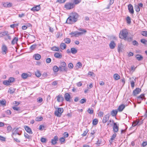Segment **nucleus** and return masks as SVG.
<instances>
[{
    "label": "nucleus",
    "instance_id": "1",
    "mask_svg": "<svg viewBox=\"0 0 147 147\" xmlns=\"http://www.w3.org/2000/svg\"><path fill=\"white\" fill-rule=\"evenodd\" d=\"M78 17V15L77 13H71L67 18L66 22L69 24H73L77 21Z\"/></svg>",
    "mask_w": 147,
    "mask_h": 147
},
{
    "label": "nucleus",
    "instance_id": "2",
    "mask_svg": "<svg viewBox=\"0 0 147 147\" xmlns=\"http://www.w3.org/2000/svg\"><path fill=\"white\" fill-rule=\"evenodd\" d=\"M128 32L126 29H123L121 31L119 34V37L126 40L127 39Z\"/></svg>",
    "mask_w": 147,
    "mask_h": 147
},
{
    "label": "nucleus",
    "instance_id": "3",
    "mask_svg": "<svg viewBox=\"0 0 147 147\" xmlns=\"http://www.w3.org/2000/svg\"><path fill=\"white\" fill-rule=\"evenodd\" d=\"M63 111V108H58L57 110L55 112V114L57 117H60Z\"/></svg>",
    "mask_w": 147,
    "mask_h": 147
},
{
    "label": "nucleus",
    "instance_id": "4",
    "mask_svg": "<svg viewBox=\"0 0 147 147\" xmlns=\"http://www.w3.org/2000/svg\"><path fill=\"white\" fill-rule=\"evenodd\" d=\"M74 3H67L65 5V7L67 9H70L74 8Z\"/></svg>",
    "mask_w": 147,
    "mask_h": 147
},
{
    "label": "nucleus",
    "instance_id": "5",
    "mask_svg": "<svg viewBox=\"0 0 147 147\" xmlns=\"http://www.w3.org/2000/svg\"><path fill=\"white\" fill-rule=\"evenodd\" d=\"M119 129V125L118 124L117 125L116 123H114V125L113 126V131L115 132H118Z\"/></svg>",
    "mask_w": 147,
    "mask_h": 147
},
{
    "label": "nucleus",
    "instance_id": "6",
    "mask_svg": "<svg viewBox=\"0 0 147 147\" xmlns=\"http://www.w3.org/2000/svg\"><path fill=\"white\" fill-rule=\"evenodd\" d=\"M1 50L2 53L3 54H5L7 52V48L6 46L5 45H3L2 48Z\"/></svg>",
    "mask_w": 147,
    "mask_h": 147
},
{
    "label": "nucleus",
    "instance_id": "7",
    "mask_svg": "<svg viewBox=\"0 0 147 147\" xmlns=\"http://www.w3.org/2000/svg\"><path fill=\"white\" fill-rule=\"evenodd\" d=\"M56 98H57V101L59 102H62L64 100V98L61 95H59Z\"/></svg>",
    "mask_w": 147,
    "mask_h": 147
},
{
    "label": "nucleus",
    "instance_id": "8",
    "mask_svg": "<svg viewBox=\"0 0 147 147\" xmlns=\"http://www.w3.org/2000/svg\"><path fill=\"white\" fill-rule=\"evenodd\" d=\"M110 117V115L109 114H107L105 115L103 118L102 120V122L104 123L106 122L109 119Z\"/></svg>",
    "mask_w": 147,
    "mask_h": 147
},
{
    "label": "nucleus",
    "instance_id": "9",
    "mask_svg": "<svg viewBox=\"0 0 147 147\" xmlns=\"http://www.w3.org/2000/svg\"><path fill=\"white\" fill-rule=\"evenodd\" d=\"M58 138L57 136H55L54 138L51 140V143L52 144L55 145L57 143Z\"/></svg>",
    "mask_w": 147,
    "mask_h": 147
},
{
    "label": "nucleus",
    "instance_id": "10",
    "mask_svg": "<svg viewBox=\"0 0 147 147\" xmlns=\"http://www.w3.org/2000/svg\"><path fill=\"white\" fill-rule=\"evenodd\" d=\"M40 9V5H37L35 7H33L31 9V11H38Z\"/></svg>",
    "mask_w": 147,
    "mask_h": 147
},
{
    "label": "nucleus",
    "instance_id": "11",
    "mask_svg": "<svg viewBox=\"0 0 147 147\" xmlns=\"http://www.w3.org/2000/svg\"><path fill=\"white\" fill-rule=\"evenodd\" d=\"M128 9L129 12L131 13H134V11L133 9V6L131 4H129L128 5Z\"/></svg>",
    "mask_w": 147,
    "mask_h": 147
},
{
    "label": "nucleus",
    "instance_id": "12",
    "mask_svg": "<svg viewBox=\"0 0 147 147\" xmlns=\"http://www.w3.org/2000/svg\"><path fill=\"white\" fill-rule=\"evenodd\" d=\"M64 97L65 100L67 101H70V95L68 93H67L65 94L64 95Z\"/></svg>",
    "mask_w": 147,
    "mask_h": 147
},
{
    "label": "nucleus",
    "instance_id": "13",
    "mask_svg": "<svg viewBox=\"0 0 147 147\" xmlns=\"http://www.w3.org/2000/svg\"><path fill=\"white\" fill-rule=\"evenodd\" d=\"M24 127L25 130L27 132L30 134H32L31 129L29 127L27 126H25Z\"/></svg>",
    "mask_w": 147,
    "mask_h": 147
},
{
    "label": "nucleus",
    "instance_id": "14",
    "mask_svg": "<svg viewBox=\"0 0 147 147\" xmlns=\"http://www.w3.org/2000/svg\"><path fill=\"white\" fill-rule=\"evenodd\" d=\"M141 90L139 88H137L133 91L134 95L135 96L138 94L140 92Z\"/></svg>",
    "mask_w": 147,
    "mask_h": 147
},
{
    "label": "nucleus",
    "instance_id": "15",
    "mask_svg": "<svg viewBox=\"0 0 147 147\" xmlns=\"http://www.w3.org/2000/svg\"><path fill=\"white\" fill-rule=\"evenodd\" d=\"M54 56L55 58L61 59L62 57V55L61 53H56L54 54Z\"/></svg>",
    "mask_w": 147,
    "mask_h": 147
},
{
    "label": "nucleus",
    "instance_id": "16",
    "mask_svg": "<svg viewBox=\"0 0 147 147\" xmlns=\"http://www.w3.org/2000/svg\"><path fill=\"white\" fill-rule=\"evenodd\" d=\"M115 45L116 44L113 41H111L109 45L110 48L111 49H114Z\"/></svg>",
    "mask_w": 147,
    "mask_h": 147
},
{
    "label": "nucleus",
    "instance_id": "17",
    "mask_svg": "<svg viewBox=\"0 0 147 147\" xmlns=\"http://www.w3.org/2000/svg\"><path fill=\"white\" fill-rule=\"evenodd\" d=\"M67 67H62L61 66H59V70L61 71H65L67 72Z\"/></svg>",
    "mask_w": 147,
    "mask_h": 147
},
{
    "label": "nucleus",
    "instance_id": "18",
    "mask_svg": "<svg viewBox=\"0 0 147 147\" xmlns=\"http://www.w3.org/2000/svg\"><path fill=\"white\" fill-rule=\"evenodd\" d=\"M81 33L80 32H78L77 31H76L74 32H72L71 33H70V35H72L73 36H79V35H81Z\"/></svg>",
    "mask_w": 147,
    "mask_h": 147
},
{
    "label": "nucleus",
    "instance_id": "19",
    "mask_svg": "<svg viewBox=\"0 0 147 147\" xmlns=\"http://www.w3.org/2000/svg\"><path fill=\"white\" fill-rule=\"evenodd\" d=\"M6 101L5 99L0 100V104L3 107L5 106Z\"/></svg>",
    "mask_w": 147,
    "mask_h": 147
},
{
    "label": "nucleus",
    "instance_id": "20",
    "mask_svg": "<svg viewBox=\"0 0 147 147\" xmlns=\"http://www.w3.org/2000/svg\"><path fill=\"white\" fill-rule=\"evenodd\" d=\"M125 108V105L123 104L119 106L118 110L119 111H122Z\"/></svg>",
    "mask_w": 147,
    "mask_h": 147
},
{
    "label": "nucleus",
    "instance_id": "21",
    "mask_svg": "<svg viewBox=\"0 0 147 147\" xmlns=\"http://www.w3.org/2000/svg\"><path fill=\"white\" fill-rule=\"evenodd\" d=\"M123 46V45L121 44H119L118 46V50L119 53L122 51Z\"/></svg>",
    "mask_w": 147,
    "mask_h": 147
},
{
    "label": "nucleus",
    "instance_id": "22",
    "mask_svg": "<svg viewBox=\"0 0 147 147\" xmlns=\"http://www.w3.org/2000/svg\"><path fill=\"white\" fill-rule=\"evenodd\" d=\"M34 57H35V59L36 60H39L41 57V55L38 54H35L34 55Z\"/></svg>",
    "mask_w": 147,
    "mask_h": 147
},
{
    "label": "nucleus",
    "instance_id": "23",
    "mask_svg": "<svg viewBox=\"0 0 147 147\" xmlns=\"http://www.w3.org/2000/svg\"><path fill=\"white\" fill-rule=\"evenodd\" d=\"M136 59L138 61H141L143 59V57L140 55H137L136 56Z\"/></svg>",
    "mask_w": 147,
    "mask_h": 147
},
{
    "label": "nucleus",
    "instance_id": "24",
    "mask_svg": "<svg viewBox=\"0 0 147 147\" xmlns=\"http://www.w3.org/2000/svg\"><path fill=\"white\" fill-rule=\"evenodd\" d=\"M15 90V89L14 88L11 87L9 88L8 92L10 94L13 93Z\"/></svg>",
    "mask_w": 147,
    "mask_h": 147
},
{
    "label": "nucleus",
    "instance_id": "25",
    "mask_svg": "<svg viewBox=\"0 0 147 147\" xmlns=\"http://www.w3.org/2000/svg\"><path fill=\"white\" fill-rule=\"evenodd\" d=\"M113 78L115 80H117L120 79V76L118 74H115L113 75Z\"/></svg>",
    "mask_w": 147,
    "mask_h": 147
},
{
    "label": "nucleus",
    "instance_id": "26",
    "mask_svg": "<svg viewBox=\"0 0 147 147\" xmlns=\"http://www.w3.org/2000/svg\"><path fill=\"white\" fill-rule=\"evenodd\" d=\"M117 111L116 110H113L111 112V115L113 116H115L117 114Z\"/></svg>",
    "mask_w": 147,
    "mask_h": 147
},
{
    "label": "nucleus",
    "instance_id": "27",
    "mask_svg": "<svg viewBox=\"0 0 147 147\" xmlns=\"http://www.w3.org/2000/svg\"><path fill=\"white\" fill-rule=\"evenodd\" d=\"M66 45L64 43H61L60 45V47L61 49H64L66 48Z\"/></svg>",
    "mask_w": 147,
    "mask_h": 147
},
{
    "label": "nucleus",
    "instance_id": "28",
    "mask_svg": "<svg viewBox=\"0 0 147 147\" xmlns=\"http://www.w3.org/2000/svg\"><path fill=\"white\" fill-rule=\"evenodd\" d=\"M8 34V32L7 31L2 32L0 33V38L3 37V36L7 35Z\"/></svg>",
    "mask_w": 147,
    "mask_h": 147
},
{
    "label": "nucleus",
    "instance_id": "29",
    "mask_svg": "<svg viewBox=\"0 0 147 147\" xmlns=\"http://www.w3.org/2000/svg\"><path fill=\"white\" fill-rule=\"evenodd\" d=\"M53 70L55 72H57L59 70V67L57 66H55L53 67Z\"/></svg>",
    "mask_w": 147,
    "mask_h": 147
},
{
    "label": "nucleus",
    "instance_id": "30",
    "mask_svg": "<svg viewBox=\"0 0 147 147\" xmlns=\"http://www.w3.org/2000/svg\"><path fill=\"white\" fill-rule=\"evenodd\" d=\"M71 53L73 54H75L77 52V50L74 48H72L71 49Z\"/></svg>",
    "mask_w": 147,
    "mask_h": 147
},
{
    "label": "nucleus",
    "instance_id": "31",
    "mask_svg": "<svg viewBox=\"0 0 147 147\" xmlns=\"http://www.w3.org/2000/svg\"><path fill=\"white\" fill-rule=\"evenodd\" d=\"M18 40V38L15 37L11 41V44L12 45H14L17 42Z\"/></svg>",
    "mask_w": 147,
    "mask_h": 147
},
{
    "label": "nucleus",
    "instance_id": "32",
    "mask_svg": "<svg viewBox=\"0 0 147 147\" xmlns=\"http://www.w3.org/2000/svg\"><path fill=\"white\" fill-rule=\"evenodd\" d=\"M64 41L65 43L68 44L70 43L71 42V40L69 38H66L64 39Z\"/></svg>",
    "mask_w": 147,
    "mask_h": 147
},
{
    "label": "nucleus",
    "instance_id": "33",
    "mask_svg": "<svg viewBox=\"0 0 147 147\" xmlns=\"http://www.w3.org/2000/svg\"><path fill=\"white\" fill-rule=\"evenodd\" d=\"M3 6L5 7H10L12 6V4L10 3H6L3 4Z\"/></svg>",
    "mask_w": 147,
    "mask_h": 147
},
{
    "label": "nucleus",
    "instance_id": "34",
    "mask_svg": "<svg viewBox=\"0 0 147 147\" xmlns=\"http://www.w3.org/2000/svg\"><path fill=\"white\" fill-rule=\"evenodd\" d=\"M142 123H139V122H138V121H134L133 123H132V126H133V127H135V126L136 125H137L139 123V125H140Z\"/></svg>",
    "mask_w": 147,
    "mask_h": 147
},
{
    "label": "nucleus",
    "instance_id": "35",
    "mask_svg": "<svg viewBox=\"0 0 147 147\" xmlns=\"http://www.w3.org/2000/svg\"><path fill=\"white\" fill-rule=\"evenodd\" d=\"M117 136V134L115 133L112 136L111 138V140H109L110 142H112V140L115 138Z\"/></svg>",
    "mask_w": 147,
    "mask_h": 147
},
{
    "label": "nucleus",
    "instance_id": "36",
    "mask_svg": "<svg viewBox=\"0 0 147 147\" xmlns=\"http://www.w3.org/2000/svg\"><path fill=\"white\" fill-rule=\"evenodd\" d=\"M144 97V94H141L138 97V100H142Z\"/></svg>",
    "mask_w": 147,
    "mask_h": 147
},
{
    "label": "nucleus",
    "instance_id": "37",
    "mask_svg": "<svg viewBox=\"0 0 147 147\" xmlns=\"http://www.w3.org/2000/svg\"><path fill=\"white\" fill-rule=\"evenodd\" d=\"M21 77L23 79H26L28 77V74H27L23 73L21 75Z\"/></svg>",
    "mask_w": 147,
    "mask_h": 147
},
{
    "label": "nucleus",
    "instance_id": "38",
    "mask_svg": "<svg viewBox=\"0 0 147 147\" xmlns=\"http://www.w3.org/2000/svg\"><path fill=\"white\" fill-rule=\"evenodd\" d=\"M51 49L53 51H59V48L56 47H53L51 48Z\"/></svg>",
    "mask_w": 147,
    "mask_h": 147
},
{
    "label": "nucleus",
    "instance_id": "39",
    "mask_svg": "<svg viewBox=\"0 0 147 147\" xmlns=\"http://www.w3.org/2000/svg\"><path fill=\"white\" fill-rule=\"evenodd\" d=\"M8 81H9V83H12L15 81V79L12 77H10L8 79Z\"/></svg>",
    "mask_w": 147,
    "mask_h": 147
},
{
    "label": "nucleus",
    "instance_id": "40",
    "mask_svg": "<svg viewBox=\"0 0 147 147\" xmlns=\"http://www.w3.org/2000/svg\"><path fill=\"white\" fill-rule=\"evenodd\" d=\"M35 74L36 76L38 77H40L41 75V74L39 71H37L36 72H35Z\"/></svg>",
    "mask_w": 147,
    "mask_h": 147
},
{
    "label": "nucleus",
    "instance_id": "41",
    "mask_svg": "<svg viewBox=\"0 0 147 147\" xmlns=\"http://www.w3.org/2000/svg\"><path fill=\"white\" fill-rule=\"evenodd\" d=\"M3 84L6 86H8L10 85L9 81L8 80H5L3 82Z\"/></svg>",
    "mask_w": 147,
    "mask_h": 147
},
{
    "label": "nucleus",
    "instance_id": "42",
    "mask_svg": "<svg viewBox=\"0 0 147 147\" xmlns=\"http://www.w3.org/2000/svg\"><path fill=\"white\" fill-rule=\"evenodd\" d=\"M134 9L137 12H139L140 11V9L139 6L135 5L134 6Z\"/></svg>",
    "mask_w": 147,
    "mask_h": 147
},
{
    "label": "nucleus",
    "instance_id": "43",
    "mask_svg": "<svg viewBox=\"0 0 147 147\" xmlns=\"http://www.w3.org/2000/svg\"><path fill=\"white\" fill-rule=\"evenodd\" d=\"M98 121L97 119H94L92 121V123L93 125H96L98 123Z\"/></svg>",
    "mask_w": 147,
    "mask_h": 147
},
{
    "label": "nucleus",
    "instance_id": "44",
    "mask_svg": "<svg viewBox=\"0 0 147 147\" xmlns=\"http://www.w3.org/2000/svg\"><path fill=\"white\" fill-rule=\"evenodd\" d=\"M66 64L65 62H63L60 63V66H61L62 67H66Z\"/></svg>",
    "mask_w": 147,
    "mask_h": 147
},
{
    "label": "nucleus",
    "instance_id": "45",
    "mask_svg": "<svg viewBox=\"0 0 147 147\" xmlns=\"http://www.w3.org/2000/svg\"><path fill=\"white\" fill-rule=\"evenodd\" d=\"M79 30L81 31L82 32H80L81 34V35H82L84 33H85L87 32L86 30H85L82 29L81 28H80L79 29Z\"/></svg>",
    "mask_w": 147,
    "mask_h": 147
},
{
    "label": "nucleus",
    "instance_id": "46",
    "mask_svg": "<svg viewBox=\"0 0 147 147\" xmlns=\"http://www.w3.org/2000/svg\"><path fill=\"white\" fill-rule=\"evenodd\" d=\"M141 34L143 36L147 37V31H143L141 32Z\"/></svg>",
    "mask_w": 147,
    "mask_h": 147
},
{
    "label": "nucleus",
    "instance_id": "47",
    "mask_svg": "<svg viewBox=\"0 0 147 147\" xmlns=\"http://www.w3.org/2000/svg\"><path fill=\"white\" fill-rule=\"evenodd\" d=\"M141 42L142 43L145 45H147V40H145V39H142L141 40Z\"/></svg>",
    "mask_w": 147,
    "mask_h": 147
},
{
    "label": "nucleus",
    "instance_id": "48",
    "mask_svg": "<svg viewBox=\"0 0 147 147\" xmlns=\"http://www.w3.org/2000/svg\"><path fill=\"white\" fill-rule=\"evenodd\" d=\"M88 112L90 114H92L93 113V110L92 109H90V108H89L88 110Z\"/></svg>",
    "mask_w": 147,
    "mask_h": 147
},
{
    "label": "nucleus",
    "instance_id": "49",
    "mask_svg": "<svg viewBox=\"0 0 147 147\" xmlns=\"http://www.w3.org/2000/svg\"><path fill=\"white\" fill-rule=\"evenodd\" d=\"M127 22L130 24L131 23V19L130 17L128 16L126 18Z\"/></svg>",
    "mask_w": 147,
    "mask_h": 147
},
{
    "label": "nucleus",
    "instance_id": "50",
    "mask_svg": "<svg viewBox=\"0 0 147 147\" xmlns=\"http://www.w3.org/2000/svg\"><path fill=\"white\" fill-rule=\"evenodd\" d=\"M40 141L42 142L46 143L47 142V139L45 138H42L40 139Z\"/></svg>",
    "mask_w": 147,
    "mask_h": 147
},
{
    "label": "nucleus",
    "instance_id": "51",
    "mask_svg": "<svg viewBox=\"0 0 147 147\" xmlns=\"http://www.w3.org/2000/svg\"><path fill=\"white\" fill-rule=\"evenodd\" d=\"M43 118L42 117H37L36 118V120L37 121H41Z\"/></svg>",
    "mask_w": 147,
    "mask_h": 147
},
{
    "label": "nucleus",
    "instance_id": "52",
    "mask_svg": "<svg viewBox=\"0 0 147 147\" xmlns=\"http://www.w3.org/2000/svg\"><path fill=\"white\" fill-rule=\"evenodd\" d=\"M88 129L86 130L84 132V133L82 134V135L83 136H85L86 135L87 133L88 132Z\"/></svg>",
    "mask_w": 147,
    "mask_h": 147
},
{
    "label": "nucleus",
    "instance_id": "53",
    "mask_svg": "<svg viewBox=\"0 0 147 147\" xmlns=\"http://www.w3.org/2000/svg\"><path fill=\"white\" fill-rule=\"evenodd\" d=\"M76 66L78 68H80L82 66V64L80 62H78L76 64Z\"/></svg>",
    "mask_w": 147,
    "mask_h": 147
},
{
    "label": "nucleus",
    "instance_id": "54",
    "mask_svg": "<svg viewBox=\"0 0 147 147\" xmlns=\"http://www.w3.org/2000/svg\"><path fill=\"white\" fill-rule=\"evenodd\" d=\"M36 45H33L30 47V49L31 50H33L36 48Z\"/></svg>",
    "mask_w": 147,
    "mask_h": 147
},
{
    "label": "nucleus",
    "instance_id": "55",
    "mask_svg": "<svg viewBox=\"0 0 147 147\" xmlns=\"http://www.w3.org/2000/svg\"><path fill=\"white\" fill-rule=\"evenodd\" d=\"M24 136L26 138L30 139L31 138V137L29 136V135L27 133H25L24 134Z\"/></svg>",
    "mask_w": 147,
    "mask_h": 147
},
{
    "label": "nucleus",
    "instance_id": "56",
    "mask_svg": "<svg viewBox=\"0 0 147 147\" xmlns=\"http://www.w3.org/2000/svg\"><path fill=\"white\" fill-rule=\"evenodd\" d=\"M68 67L69 68H70V69H72L73 68V64L71 63H69L68 64Z\"/></svg>",
    "mask_w": 147,
    "mask_h": 147
},
{
    "label": "nucleus",
    "instance_id": "57",
    "mask_svg": "<svg viewBox=\"0 0 147 147\" xmlns=\"http://www.w3.org/2000/svg\"><path fill=\"white\" fill-rule=\"evenodd\" d=\"M81 0H74V2L75 4H77L81 1Z\"/></svg>",
    "mask_w": 147,
    "mask_h": 147
},
{
    "label": "nucleus",
    "instance_id": "58",
    "mask_svg": "<svg viewBox=\"0 0 147 147\" xmlns=\"http://www.w3.org/2000/svg\"><path fill=\"white\" fill-rule=\"evenodd\" d=\"M86 101V100L85 99H82L80 100V102L81 104H83Z\"/></svg>",
    "mask_w": 147,
    "mask_h": 147
},
{
    "label": "nucleus",
    "instance_id": "59",
    "mask_svg": "<svg viewBox=\"0 0 147 147\" xmlns=\"http://www.w3.org/2000/svg\"><path fill=\"white\" fill-rule=\"evenodd\" d=\"M45 128V126L42 125H40L39 127V129L40 130H42Z\"/></svg>",
    "mask_w": 147,
    "mask_h": 147
},
{
    "label": "nucleus",
    "instance_id": "60",
    "mask_svg": "<svg viewBox=\"0 0 147 147\" xmlns=\"http://www.w3.org/2000/svg\"><path fill=\"white\" fill-rule=\"evenodd\" d=\"M13 109L14 110H16L17 111H19L20 110V107H12Z\"/></svg>",
    "mask_w": 147,
    "mask_h": 147
},
{
    "label": "nucleus",
    "instance_id": "61",
    "mask_svg": "<svg viewBox=\"0 0 147 147\" xmlns=\"http://www.w3.org/2000/svg\"><path fill=\"white\" fill-rule=\"evenodd\" d=\"M51 60L50 58H49L46 59V61L47 63H49L51 61Z\"/></svg>",
    "mask_w": 147,
    "mask_h": 147
},
{
    "label": "nucleus",
    "instance_id": "62",
    "mask_svg": "<svg viewBox=\"0 0 147 147\" xmlns=\"http://www.w3.org/2000/svg\"><path fill=\"white\" fill-rule=\"evenodd\" d=\"M65 139L63 137L59 139V141L61 142V144H62L65 141Z\"/></svg>",
    "mask_w": 147,
    "mask_h": 147
},
{
    "label": "nucleus",
    "instance_id": "63",
    "mask_svg": "<svg viewBox=\"0 0 147 147\" xmlns=\"http://www.w3.org/2000/svg\"><path fill=\"white\" fill-rule=\"evenodd\" d=\"M11 129H12V127L10 126V125L8 126L7 127V131L8 132L10 131H11Z\"/></svg>",
    "mask_w": 147,
    "mask_h": 147
},
{
    "label": "nucleus",
    "instance_id": "64",
    "mask_svg": "<svg viewBox=\"0 0 147 147\" xmlns=\"http://www.w3.org/2000/svg\"><path fill=\"white\" fill-rule=\"evenodd\" d=\"M133 44L134 45L138 46V42L136 40H134L133 42Z\"/></svg>",
    "mask_w": 147,
    "mask_h": 147
}]
</instances>
